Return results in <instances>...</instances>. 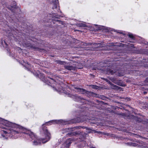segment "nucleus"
I'll use <instances>...</instances> for the list:
<instances>
[{"label": "nucleus", "instance_id": "f257e3e1", "mask_svg": "<svg viewBox=\"0 0 148 148\" xmlns=\"http://www.w3.org/2000/svg\"><path fill=\"white\" fill-rule=\"evenodd\" d=\"M1 123L6 127H11L6 131H2L1 137L3 138V139H7L10 136L12 138L16 139L20 136L21 133L24 134L28 135L30 137L31 140H34L33 144L37 145L40 144L41 142L43 143H45L51 138V134L48 132L45 124L42 125V130L44 134V137L38 139L33 132L17 124L2 119Z\"/></svg>", "mask_w": 148, "mask_h": 148}, {"label": "nucleus", "instance_id": "f03ea898", "mask_svg": "<svg viewBox=\"0 0 148 148\" xmlns=\"http://www.w3.org/2000/svg\"><path fill=\"white\" fill-rule=\"evenodd\" d=\"M77 63L75 62V64H73V65L70 64L69 65H67L64 66L65 69L69 70H75L76 68H79L78 65Z\"/></svg>", "mask_w": 148, "mask_h": 148}, {"label": "nucleus", "instance_id": "7ed1b4c3", "mask_svg": "<svg viewBox=\"0 0 148 148\" xmlns=\"http://www.w3.org/2000/svg\"><path fill=\"white\" fill-rule=\"evenodd\" d=\"M53 9H58L59 10V5L58 0H53L51 3Z\"/></svg>", "mask_w": 148, "mask_h": 148}, {"label": "nucleus", "instance_id": "20e7f679", "mask_svg": "<svg viewBox=\"0 0 148 148\" xmlns=\"http://www.w3.org/2000/svg\"><path fill=\"white\" fill-rule=\"evenodd\" d=\"M74 88L76 90H75V92H82V93H86L87 91H86L85 89L83 88H77L75 86L74 87Z\"/></svg>", "mask_w": 148, "mask_h": 148}, {"label": "nucleus", "instance_id": "39448f33", "mask_svg": "<svg viewBox=\"0 0 148 148\" xmlns=\"http://www.w3.org/2000/svg\"><path fill=\"white\" fill-rule=\"evenodd\" d=\"M50 79V80L49 79H47V81H45V82L47 84L49 85H50L51 86H52V84L53 83H54L55 84H56V82L54 81V80L53 79H51V78H49ZM45 82V81H44Z\"/></svg>", "mask_w": 148, "mask_h": 148}, {"label": "nucleus", "instance_id": "423d86ee", "mask_svg": "<svg viewBox=\"0 0 148 148\" xmlns=\"http://www.w3.org/2000/svg\"><path fill=\"white\" fill-rule=\"evenodd\" d=\"M71 143V140L70 139H69L66 140L65 142V144L66 145V147H68L70 145Z\"/></svg>", "mask_w": 148, "mask_h": 148}, {"label": "nucleus", "instance_id": "0eeeda50", "mask_svg": "<svg viewBox=\"0 0 148 148\" xmlns=\"http://www.w3.org/2000/svg\"><path fill=\"white\" fill-rule=\"evenodd\" d=\"M113 82L115 84H116L119 86H123V84H122V83L121 82V80H115L113 81Z\"/></svg>", "mask_w": 148, "mask_h": 148}, {"label": "nucleus", "instance_id": "6e6552de", "mask_svg": "<svg viewBox=\"0 0 148 148\" xmlns=\"http://www.w3.org/2000/svg\"><path fill=\"white\" fill-rule=\"evenodd\" d=\"M124 73L123 71H117V73H116V75L119 76H123L124 75Z\"/></svg>", "mask_w": 148, "mask_h": 148}, {"label": "nucleus", "instance_id": "1a4fd4ad", "mask_svg": "<svg viewBox=\"0 0 148 148\" xmlns=\"http://www.w3.org/2000/svg\"><path fill=\"white\" fill-rule=\"evenodd\" d=\"M110 85L111 86V88L114 89H118L119 88V87L116 85H114L113 84L110 83Z\"/></svg>", "mask_w": 148, "mask_h": 148}, {"label": "nucleus", "instance_id": "9d476101", "mask_svg": "<svg viewBox=\"0 0 148 148\" xmlns=\"http://www.w3.org/2000/svg\"><path fill=\"white\" fill-rule=\"evenodd\" d=\"M77 25L78 26L81 27H84L86 26V24L83 23H77Z\"/></svg>", "mask_w": 148, "mask_h": 148}, {"label": "nucleus", "instance_id": "9b49d317", "mask_svg": "<svg viewBox=\"0 0 148 148\" xmlns=\"http://www.w3.org/2000/svg\"><path fill=\"white\" fill-rule=\"evenodd\" d=\"M110 73L112 74V75H113L114 74H115L116 75V73H117V71H116L115 70H110Z\"/></svg>", "mask_w": 148, "mask_h": 148}, {"label": "nucleus", "instance_id": "f8f14e48", "mask_svg": "<svg viewBox=\"0 0 148 148\" xmlns=\"http://www.w3.org/2000/svg\"><path fill=\"white\" fill-rule=\"evenodd\" d=\"M57 63H58L59 64L62 65V64H66V63L64 61H60V60H58L57 61Z\"/></svg>", "mask_w": 148, "mask_h": 148}, {"label": "nucleus", "instance_id": "ddd939ff", "mask_svg": "<svg viewBox=\"0 0 148 148\" xmlns=\"http://www.w3.org/2000/svg\"><path fill=\"white\" fill-rule=\"evenodd\" d=\"M56 120H53L52 121H49L46 123L47 124H49V125H51V123H56Z\"/></svg>", "mask_w": 148, "mask_h": 148}, {"label": "nucleus", "instance_id": "4468645a", "mask_svg": "<svg viewBox=\"0 0 148 148\" xmlns=\"http://www.w3.org/2000/svg\"><path fill=\"white\" fill-rule=\"evenodd\" d=\"M56 90L57 91H58V92H61V93L64 92V91H63V90L62 89H61V90H60L59 89H58V90Z\"/></svg>", "mask_w": 148, "mask_h": 148}, {"label": "nucleus", "instance_id": "2eb2a0df", "mask_svg": "<svg viewBox=\"0 0 148 148\" xmlns=\"http://www.w3.org/2000/svg\"><path fill=\"white\" fill-rule=\"evenodd\" d=\"M128 36L130 38H132V39H134L135 38L132 34H129Z\"/></svg>", "mask_w": 148, "mask_h": 148}, {"label": "nucleus", "instance_id": "dca6fc26", "mask_svg": "<svg viewBox=\"0 0 148 148\" xmlns=\"http://www.w3.org/2000/svg\"><path fill=\"white\" fill-rule=\"evenodd\" d=\"M73 135H78L79 134V132H75L73 133Z\"/></svg>", "mask_w": 148, "mask_h": 148}, {"label": "nucleus", "instance_id": "f3484780", "mask_svg": "<svg viewBox=\"0 0 148 148\" xmlns=\"http://www.w3.org/2000/svg\"><path fill=\"white\" fill-rule=\"evenodd\" d=\"M81 128H82V127H81L78 126V127H75L74 128L75 129H79Z\"/></svg>", "mask_w": 148, "mask_h": 148}, {"label": "nucleus", "instance_id": "a211bd4d", "mask_svg": "<svg viewBox=\"0 0 148 148\" xmlns=\"http://www.w3.org/2000/svg\"><path fill=\"white\" fill-rule=\"evenodd\" d=\"M93 86V88H97V86Z\"/></svg>", "mask_w": 148, "mask_h": 148}, {"label": "nucleus", "instance_id": "6ab92c4d", "mask_svg": "<svg viewBox=\"0 0 148 148\" xmlns=\"http://www.w3.org/2000/svg\"><path fill=\"white\" fill-rule=\"evenodd\" d=\"M144 92L145 94L146 93V92Z\"/></svg>", "mask_w": 148, "mask_h": 148}, {"label": "nucleus", "instance_id": "aec40b11", "mask_svg": "<svg viewBox=\"0 0 148 148\" xmlns=\"http://www.w3.org/2000/svg\"><path fill=\"white\" fill-rule=\"evenodd\" d=\"M118 33H121V34H123V33L122 32H118Z\"/></svg>", "mask_w": 148, "mask_h": 148}, {"label": "nucleus", "instance_id": "412c9836", "mask_svg": "<svg viewBox=\"0 0 148 148\" xmlns=\"http://www.w3.org/2000/svg\"><path fill=\"white\" fill-rule=\"evenodd\" d=\"M27 65H29V64H28V63H27Z\"/></svg>", "mask_w": 148, "mask_h": 148}, {"label": "nucleus", "instance_id": "4be33fe9", "mask_svg": "<svg viewBox=\"0 0 148 148\" xmlns=\"http://www.w3.org/2000/svg\"><path fill=\"white\" fill-rule=\"evenodd\" d=\"M36 75V76H38V75L37 74V75Z\"/></svg>", "mask_w": 148, "mask_h": 148}]
</instances>
